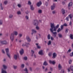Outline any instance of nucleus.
<instances>
[{
  "instance_id": "15",
  "label": "nucleus",
  "mask_w": 73,
  "mask_h": 73,
  "mask_svg": "<svg viewBox=\"0 0 73 73\" xmlns=\"http://www.w3.org/2000/svg\"><path fill=\"white\" fill-rule=\"evenodd\" d=\"M19 57V55H15L14 56V58L15 60H17V58Z\"/></svg>"
},
{
  "instance_id": "52",
  "label": "nucleus",
  "mask_w": 73,
  "mask_h": 73,
  "mask_svg": "<svg viewBox=\"0 0 73 73\" xmlns=\"http://www.w3.org/2000/svg\"><path fill=\"white\" fill-rule=\"evenodd\" d=\"M53 61H52L51 60H49V62L50 64H52V62Z\"/></svg>"
},
{
  "instance_id": "30",
  "label": "nucleus",
  "mask_w": 73,
  "mask_h": 73,
  "mask_svg": "<svg viewBox=\"0 0 73 73\" xmlns=\"http://www.w3.org/2000/svg\"><path fill=\"white\" fill-rule=\"evenodd\" d=\"M38 12L39 13H42V10H38Z\"/></svg>"
},
{
  "instance_id": "56",
  "label": "nucleus",
  "mask_w": 73,
  "mask_h": 73,
  "mask_svg": "<svg viewBox=\"0 0 73 73\" xmlns=\"http://www.w3.org/2000/svg\"><path fill=\"white\" fill-rule=\"evenodd\" d=\"M37 48L38 49H40V48H41V47L40 46H39L38 45V46H37Z\"/></svg>"
},
{
  "instance_id": "35",
  "label": "nucleus",
  "mask_w": 73,
  "mask_h": 73,
  "mask_svg": "<svg viewBox=\"0 0 73 73\" xmlns=\"http://www.w3.org/2000/svg\"><path fill=\"white\" fill-rule=\"evenodd\" d=\"M50 34H48L47 36L48 38V40L50 39Z\"/></svg>"
},
{
  "instance_id": "4",
  "label": "nucleus",
  "mask_w": 73,
  "mask_h": 73,
  "mask_svg": "<svg viewBox=\"0 0 73 73\" xmlns=\"http://www.w3.org/2000/svg\"><path fill=\"white\" fill-rule=\"evenodd\" d=\"M10 38L12 41H13V40H14V34H11Z\"/></svg>"
},
{
  "instance_id": "25",
  "label": "nucleus",
  "mask_w": 73,
  "mask_h": 73,
  "mask_svg": "<svg viewBox=\"0 0 73 73\" xmlns=\"http://www.w3.org/2000/svg\"><path fill=\"white\" fill-rule=\"evenodd\" d=\"M58 36L60 38H62V35H61V34H58Z\"/></svg>"
},
{
  "instance_id": "61",
  "label": "nucleus",
  "mask_w": 73,
  "mask_h": 73,
  "mask_svg": "<svg viewBox=\"0 0 73 73\" xmlns=\"http://www.w3.org/2000/svg\"><path fill=\"white\" fill-rule=\"evenodd\" d=\"M45 4L46 6H48V2H46L45 3Z\"/></svg>"
},
{
  "instance_id": "48",
  "label": "nucleus",
  "mask_w": 73,
  "mask_h": 73,
  "mask_svg": "<svg viewBox=\"0 0 73 73\" xmlns=\"http://www.w3.org/2000/svg\"><path fill=\"white\" fill-rule=\"evenodd\" d=\"M56 56H57V55H53L52 58H56Z\"/></svg>"
},
{
  "instance_id": "6",
  "label": "nucleus",
  "mask_w": 73,
  "mask_h": 73,
  "mask_svg": "<svg viewBox=\"0 0 73 73\" xmlns=\"http://www.w3.org/2000/svg\"><path fill=\"white\" fill-rule=\"evenodd\" d=\"M28 45H30V43H26L25 44H23L22 45V46H25L27 48H28V47H29Z\"/></svg>"
},
{
  "instance_id": "49",
  "label": "nucleus",
  "mask_w": 73,
  "mask_h": 73,
  "mask_svg": "<svg viewBox=\"0 0 73 73\" xmlns=\"http://www.w3.org/2000/svg\"><path fill=\"white\" fill-rule=\"evenodd\" d=\"M19 37H22V36H23V35L21 34H19Z\"/></svg>"
},
{
  "instance_id": "38",
  "label": "nucleus",
  "mask_w": 73,
  "mask_h": 73,
  "mask_svg": "<svg viewBox=\"0 0 73 73\" xmlns=\"http://www.w3.org/2000/svg\"><path fill=\"white\" fill-rule=\"evenodd\" d=\"M60 28H61V29L62 30V29H63V28H64V25H62L61 26Z\"/></svg>"
},
{
  "instance_id": "51",
  "label": "nucleus",
  "mask_w": 73,
  "mask_h": 73,
  "mask_svg": "<svg viewBox=\"0 0 73 73\" xmlns=\"http://www.w3.org/2000/svg\"><path fill=\"white\" fill-rule=\"evenodd\" d=\"M31 53H32V54H34L35 53V52L33 50H31Z\"/></svg>"
},
{
  "instance_id": "22",
  "label": "nucleus",
  "mask_w": 73,
  "mask_h": 73,
  "mask_svg": "<svg viewBox=\"0 0 73 73\" xmlns=\"http://www.w3.org/2000/svg\"><path fill=\"white\" fill-rule=\"evenodd\" d=\"M72 4L73 3H72V2H71L68 5V7H72Z\"/></svg>"
},
{
  "instance_id": "28",
  "label": "nucleus",
  "mask_w": 73,
  "mask_h": 73,
  "mask_svg": "<svg viewBox=\"0 0 73 73\" xmlns=\"http://www.w3.org/2000/svg\"><path fill=\"white\" fill-rule=\"evenodd\" d=\"M4 4L5 5H7L8 4V1H6L4 2Z\"/></svg>"
},
{
  "instance_id": "5",
  "label": "nucleus",
  "mask_w": 73,
  "mask_h": 73,
  "mask_svg": "<svg viewBox=\"0 0 73 73\" xmlns=\"http://www.w3.org/2000/svg\"><path fill=\"white\" fill-rule=\"evenodd\" d=\"M26 39L28 42H30L31 41V39L30 38V37L29 36H27L26 37Z\"/></svg>"
},
{
  "instance_id": "32",
  "label": "nucleus",
  "mask_w": 73,
  "mask_h": 73,
  "mask_svg": "<svg viewBox=\"0 0 73 73\" xmlns=\"http://www.w3.org/2000/svg\"><path fill=\"white\" fill-rule=\"evenodd\" d=\"M3 25V21L0 20V25Z\"/></svg>"
},
{
  "instance_id": "16",
  "label": "nucleus",
  "mask_w": 73,
  "mask_h": 73,
  "mask_svg": "<svg viewBox=\"0 0 73 73\" xmlns=\"http://www.w3.org/2000/svg\"><path fill=\"white\" fill-rule=\"evenodd\" d=\"M43 65H45V66H46L48 65V64L47 63V62L45 61L43 64Z\"/></svg>"
},
{
  "instance_id": "59",
  "label": "nucleus",
  "mask_w": 73,
  "mask_h": 73,
  "mask_svg": "<svg viewBox=\"0 0 73 73\" xmlns=\"http://www.w3.org/2000/svg\"><path fill=\"white\" fill-rule=\"evenodd\" d=\"M71 51H72V50H71V49H69L68 50L67 52H71Z\"/></svg>"
},
{
  "instance_id": "43",
  "label": "nucleus",
  "mask_w": 73,
  "mask_h": 73,
  "mask_svg": "<svg viewBox=\"0 0 73 73\" xmlns=\"http://www.w3.org/2000/svg\"><path fill=\"white\" fill-rule=\"evenodd\" d=\"M71 15H72V14H71L69 15H68V16H69V17H70V19H72V16H71Z\"/></svg>"
},
{
  "instance_id": "60",
  "label": "nucleus",
  "mask_w": 73,
  "mask_h": 73,
  "mask_svg": "<svg viewBox=\"0 0 73 73\" xmlns=\"http://www.w3.org/2000/svg\"><path fill=\"white\" fill-rule=\"evenodd\" d=\"M52 13L53 14H55V13H56V11H52Z\"/></svg>"
},
{
  "instance_id": "34",
  "label": "nucleus",
  "mask_w": 73,
  "mask_h": 73,
  "mask_svg": "<svg viewBox=\"0 0 73 73\" xmlns=\"http://www.w3.org/2000/svg\"><path fill=\"white\" fill-rule=\"evenodd\" d=\"M3 68H4V69H7V66H5V65H3Z\"/></svg>"
},
{
  "instance_id": "50",
  "label": "nucleus",
  "mask_w": 73,
  "mask_h": 73,
  "mask_svg": "<svg viewBox=\"0 0 73 73\" xmlns=\"http://www.w3.org/2000/svg\"><path fill=\"white\" fill-rule=\"evenodd\" d=\"M24 59L25 60H27V57L26 56L24 57Z\"/></svg>"
},
{
  "instance_id": "41",
  "label": "nucleus",
  "mask_w": 73,
  "mask_h": 73,
  "mask_svg": "<svg viewBox=\"0 0 73 73\" xmlns=\"http://www.w3.org/2000/svg\"><path fill=\"white\" fill-rule=\"evenodd\" d=\"M48 70V69L46 67L44 70L45 72H47Z\"/></svg>"
},
{
  "instance_id": "24",
  "label": "nucleus",
  "mask_w": 73,
  "mask_h": 73,
  "mask_svg": "<svg viewBox=\"0 0 73 73\" xmlns=\"http://www.w3.org/2000/svg\"><path fill=\"white\" fill-rule=\"evenodd\" d=\"M24 66H25V65L24 64H21V67L22 68H24Z\"/></svg>"
},
{
  "instance_id": "55",
  "label": "nucleus",
  "mask_w": 73,
  "mask_h": 73,
  "mask_svg": "<svg viewBox=\"0 0 73 73\" xmlns=\"http://www.w3.org/2000/svg\"><path fill=\"white\" fill-rule=\"evenodd\" d=\"M7 56L9 58H11V55H7Z\"/></svg>"
},
{
  "instance_id": "39",
  "label": "nucleus",
  "mask_w": 73,
  "mask_h": 73,
  "mask_svg": "<svg viewBox=\"0 0 73 73\" xmlns=\"http://www.w3.org/2000/svg\"><path fill=\"white\" fill-rule=\"evenodd\" d=\"M64 70L62 69V70L60 72V73H64Z\"/></svg>"
},
{
  "instance_id": "14",
  "label": "nucleus",
  "mask_w": 73,
  "mask_h": 73,
  "mask_svg": "<svg viewBox=\"0 0 73 73\" xmlns=\"http://www.w3.org/2000/svg\"><path fill=\"white\" fill-rule=\"evenodd\" d=\"M20 53L21 55L23 54L24 53V50H23V49L22 48L21 50L20 51Z\"/></svg>"
},
{
  "instance_id": "54",
  "label": "nucleus",
  "mask_w": 73,
  "mask_h": 73,
  "mask_svg": "<svg viewBox=\"0 0 73 73\" xmlns=\"http://www.w3.org/2000/svg\"><path fill=\"white\" fill-rule=\"evenodd\" d=\"M36 29L37 30H38L40 28L38 27L37 26L36 27Z\"/></svg>"
},
{
  "instance_id": "36",
  "label": "nucleus",
  "mask_w": 73,
  "mask_h": 73,
  "mask_svg": "<svg viewBox=\"0 0 73 73\" xmlns=\"http://www.w3.org/2000/svg\"><path fill=\"white\" fill-rule=\"evenodd\" d=\"M28 4H29V5H31V4H32V3H31V1H28Z\"/></svg>"
},
{
  "instance_id": "44",
  "label": "nucleus",
  "mask_w": 73,
  "mask_h": 73,
  "mask_svg": "<svg viewBox=\"0 0 73 73\" xmlns=\"http://www.w3.org/2000/svg\"><path fill=\"white\" fill-rule=\"evenodd\" d=\"M52 64L53 65H54V64H56V62L54 61H52Z\"/></svg>"
},
{
  "instance_id": "57",
  "label": "nucleus",
  "mask_w": 73,
  "mask_h": 73,
  "mask_svg": "<svg viewBox=\"0 0 73 73\" xmlns=\"http://www.w3.org/2000/svg\"><path fill=\"white\" fill-rule=\"evenodd\" d=\"M2 52L3 53H5V51H4V50H2Z\"/></svg>"
},
{
  "instance_id": "45",
  "label": "nucleus",
  "mask_w": 73,
  "mask_h": 73,
  "mask_svg": "<svg viewBox=\"0 0 73 73\" xmlns=\"http://www.w3.org/2000/svg\"><path fill=\"white\" fill-rule=\"evenodd\" d=\"M63 25V26H64L65 27H67L68 26V25H67L66 23H65Z\"/></svg>"
},
{
  "instance_id": "23",
  "label": "nucleus",
  "mask_w": 73,
  "mask_h": 73,
  "mask_svg": "<svg viewBox=\"0 0 73 73\" xmlns=\"http://www.w3.org/2000/svg\"><path fill=\"white\" fill-rule=\"evenodd\" d=\"M31 9V10L33 11L34 10V7H33V5H30Z\"/></svg>"
},
{
  "instance_id": "8",
  "label": "nucleus",
  "mask_w": 73,
  "mask_h": 73,
  "mask_svg": "<svg viewBox=\"0 0 73 73\" xmlns=\"http://www.w3.org/2000/svg\"><path fill=\"white\" fill-rule=\"evenodd\" d=\"M41 4H42V2H41V1H40L39 2H37L36 4V5L37 7H40V6H41Z\"/></svg>"
},
{
  "instance_id": "12",
  "label": "nucleus",
  "mask_w": 73,
  "mask_h": 73,
  "mask_svg": "<svg viewBox=\"0 0 73 73\" xmlns=\"http://www.w3.org/2000/svg\"><path fill=\"white\" fill-rule=\"evenodd\" d=\"M65 10L63 9H61V12L63 15H64L65 13Z\"/></svg>"
},
{
  "instance_id": "19",
  "label": "nucleus",
  "mask_w": 73,
  "mask_h": 73,
  "mask_svg": "<svg viewBox=\"0 0 73 73\" xmlns=\"http://www.w3.org/2000/svg\"><path fill=\"white\" fill-rule=\"evenodd\" d=\"M73 35L72 34H70V39H71V40H73Z\"/></svg>"
},
{
  "instance_id": "31",
  "label": "nucleus",
  "mask_w": 73,
  "mask_h": 73,
  "mask_svg": "<svg viewBox=\"0 0 73 73\" xmlns=\"http://www.w3.org/2000/svg\"><path fill=\"white\" fill-rule=\"evenodd\" d=\"M51 44V41L49 40L48 41V45H50Z\"/></svg>"
},
{
  "instance_id": "17",
  "label": "nucleus",
  "mask_w": 73,
  "mask_h": 73,
  "mask_svg": "<svg viewBox=\"0 0 73 73\" xmlns=\"http://www.w3.org/2000/svg\"><path fill=\"white\" fill-rule=\"evenodd\" d=\"M58 68L59 70H61V68H62V66L60 64H59L58 65Z\"/></svg>"
},
{
  "instance_id": "53",
  "label": "nucleus",
  "mask_w": 73,
  "mask_h": 73,
  "mask_svg": "<svg viewBox=\"0 0 73 73\" xmlns=\"http://www.w3.org/2000/svg\"><path fill=\"white\" fill-rule=\"evenodd\" d=\"M31 56L32 57H34L35 58H36V57H37V56L36 55H32Z\"/></svg>"
},
{
  "instance_id": "64",
  "label": "nucleus",
  "mask_w": 73,
  "mask_h": 73,
  "mask_svg": "<svg viewBox=\"0 0 73 73\" xmlns=\"http://www.w3.org/2000/svg\"><path fill=\"white\" fill-rule=\"evenodd\" d=\"M18 7H19V8L21 7V5L20 4H18Z\"/></svg>"
},
{
  "instance_id": "27",
  "label": "nucleus",
  "mask_w": 73,
  "mask_h": 73,
  "mask_svg": "<svg viewBox=\"0 0 73 73\" xmlns=\"http://www.w3.org/2000/svg\"><path fill=\"white\" fill-rule=\"evenodd\" d=\"M61 29L60 28H59L57 30V32L58 33H59L60 31H61Z\"/></svg>"
},
{
  "instance_id": "37",
  "label": "nucleus",
  "mask_w": 73,
  "mask_h": 73,
  "mask_svg": "<svg viewBox=\"0 0 73 73\" xmlns=\"http://www.w3.org/2000/svg\"><path fill=\"white\" fill-rule=\"evenodd\" d=\"M69 64H70L72 62V60L70 59L69 61Z\"/></svg>"
},
{
  "instance_id": "10",
  "label": "nucleus",
  "mask_w": 73,
  "mask_h": 73,
  "mask_svg": "<svg viewBox=\"0 0 73 73\" xmlns=\"http://www.w3.org/2000/svg\"><path fill=\"white\" fill-rule=\"evenodd\" d=\"M32 35H33V33H37V31H36L35 29L32 30Z\"/></svg>"
},
{
  "instance_id": "1",
  "label": "nucleus",
  "mask_w": 73,
  "mask_h": 73,
  "mask_svg": "<svg viewBox=\"0 0 73 73\" xmlns=\"http://www.w3.org/2000/svg\"><path fill=\"white\" fill-rule=\"evenodd\" d=\"M50 29L54 30V31H56L57 28L59 27V25H57V26H56L55 27V26L54 24L51 23L50 24Z\"/></svg>"
},
{
  "instance_id": "13",
  "label": "nucleus",
  "mask_w": 73,
  "mask_h": 73,
  "mask_svg": "<svg viewBox=\"0 0 73 73\" xmlns=\"http://www.w3.org/2000/svg\"><path fill=\"white\" fill-rule=\"evenodd\" d=\"M5 51L7 53V55H10V54L9 53V49L8 48L6 49Z\"/></svg>"
},
{
  "instance_id": "47",
  "label": "nucleus",
  "mask_w": 73,
  "mask_h": 73,
  "mask_svg": "<svg viewBox=\"0 0 73 73\" xmlns=\"http://www.w3.org/2000/svg\"><path fill=\"white\" fill-rule=\"evenodd\" d=\"M13 17V15H10L9 16V18H12Z\"/></svg>"
},
{
  "instance_id": "33",
  "label": "nucleus",
  "mask_w": 73,
  "mask_h": 73,
  "mask_svg": "<svg viewBox=\"0 0 73 73\" xmlns=\"http://www.w3.org/2000/svg\"><path fill=\"white\" fill-rule=\"evenodd\" d=\"M17 14L18 15H21V13L20 11H19L17 12Z\"/></svg>"
},
{
  "instance_id": "18",
  "label": "nucleus",
  "mask_w": 73,
  "mask_h": 73,
  "mask_svg": "<svg viewBox=\"0 0 73 73\" xmlns=\"http://www.w3.org/2000/svg\"><path fill=\"white\" fill-rule=\"evenodd\" d=\"M1 73H7L6 71L4 70V68L2 69V72Z\"/></svg>"
},
{
  "instance_id": "26",
  "label": "nucleus",
  "mask_w": 73,
  "mask_h": 73,
  "mask_svg": "<svg viewBox=\"0 0 73 73\" xmlns=\"http://www.w3.org/2000/svg\"><path fill=\"white\" fill-rule=\"evenodd\" d=\"M13 68H14V69H16L17 68V66H13Z\"/></svg>"
},
{
  "instance_id": "63",
  "label": "nucleus",
  "mask_w": 73,
  "mask_h": 73,
  "mask_svg": "<svg viewBox=\"0 0 73 73\" xmlns=\"http://www.w3.org/2000/svg\"><path fill=\"white\" fill-rule=\"evenodd\" d=\"M68 29H66L65 31L66 33H68Z\"/></svg>"
},
{
  "instance_id": "3",
  "label": "nucleus",
  "mask_w": 73,
  "mask_h": 73,
  "mask_svg": "<svg viewBox=\"0 0 73 73\" xmlns=\"http://www.w3.org/2000/svg\"><path fill=\"white\" fill-rule=\"evenodd\" d=\"M33 25L37 26L38 25V22L37 20H34L33 21Z\"/></svg>"
},
{
  "instance_id": "2",
  "label": "nucleus",
  "mask_w": 73,
  "mask_h": 73,
  "mask_svg": "<svg viewBox=\"0 0 73 73\" xmlns=\"http://www.w3.org/2000/svg\"><path fill=\"white\" fill-rule=\"evenodd\" d=\"M50 31L52 33L53 36H54V37H56L57 36V32H53V31H54V30L51 29H50Z\"/></svg>"
},
{
  "instance_id": "7",
  "label": "nucleus",
  "mask_w": 73,
  "mask_h": 73,
  "mask_svg": "<svg viewBox=\"0 0 73 73\" xmlns=\"http://www.w3.org/2000/svg\"><path fill=\"white\" fill-rule=\"evenodd\" d=\"M70 69L71 70V71H73V65H71L70 66V68H68V72H70Z\"/></svg>"
},
{
  "instance_id": "20",
  "label": "nucleus",
  "mask_w": 73,
  "mask_h": 73,
  "mask_svg": "<svg viewBox=\"0 0 73 73\" xmlns=\"http://www.w3.org/2000/svg\"><path fill=\"white\" fill-rule=\"evenodd\" d=\"M14 35H15V36H17L18 35V32L17 31H15L14 32Z\"/></svg>"
},
{
  "instance_id": "46",
  "label": "nucleus",
  "mask_w": 73,
  "mask_h": 73,
  "mask_svg": "<svg viewBox=\"0 0 73 73\" xmlns=\"http://www.w3.org/2000/svg\"><path fill=\"white\" fill-rule=\"evenodd\" d=\"M66 20L67 21H69V17H66Z\"/></svg>"
},
{
  "instance_id": "58",
  "label": "nucleus",
  "mask_w": 73,
  "mask_h": 73,
  "mask_svg": "<svg viewBox=\"0 0 73 73\" xmlns=\"http://www.w3.org/2000/svg\"><path fill=\"white\" fill-rule=\"evenodd\" d=\"M50 69L51 71H53V68H52L50 67Z\"/></svg>"
},
{
  "instance_id": "42",
  "label": "nucleus",
  "mask_w": 73,
  "mask_h": 73,
  "mask_svg": "<svg viewBox=\"0 0 73 73\" xmlns=\"http://www.w3.org/2000/svg\"><path fill=\"white\" fill-rule=\"evenodd\" d=\"M25 18L27 20H28L29 19V17H28L27 15L26 16Z\"/></svg>"
},
{
  "instance_id": "21",
  "label": "nucleus",
  "mask_w": 73,
  "mask_h": 73,
  "mask_svg": "<svg viewBox=\"0 0 73 73\" xmlns=\"http://www.w3.org/2000/svg\"><path fill=\"white\" fill-rule=\"evenodd\" d=\"M39 54L41 55L43 54V53L42 52V50H40L39 52Z\"/></svg>"
},
{
  "instance_id": "62",
  "label": "nucleus",
  "mask_w": 73,
  "mask_h": 73,
  "mask_svg": "<svg viewBox=\"0 0 73 73\" xmlns=\"http://www.w3.org/2000/svg\"><path fill=\"white\" fill-rule=\"evenodd\" d=\"M52 52H50L48 53V55H52Z\"/></svg>"
},
{
  "instance_id": "11",
  "label": "nucleus",
  "mask_w": 73,
  "mask_h": 73,
  "mask_svg": "<svg viewBox=\"0 0 73 73\" xmlns=\"http://www.w3.org/2000/svg\"><path fill=\"white\" fill-rule=\"evenodd\" d=\"M51 10H53L55 8V4L53 3V5L51 6Z\"/></svg>"
},
{
  "instance_id": "29",
  "label": "nucleus",
  "mask_w": 73,
  "mask_h": 73,
  "mask_svg": "<svg viewBox=\"0 0 73 73\" xmlns=\"http://www.w3.org/2000/svg\"><path fill=\"white\" fill-rule=\"evenodd\" d=\"M0 7H1V10H3V6H2V3H1L0 4Z\"/></svg>"
},
{
  "instance_id": "9",
  "label": "nucleus",
  "mask_w": 73,
  "mask_h": 73,
  "mask_svg": "<svg viewBox=\"0 0 73 73\" xmlns=\"http://www.w3.org/2000/svg\"><path fill=\"white\" fill-rule=\"evenodd\" d=\"M1 43L3 45H6L7 44V42L6 40L2 41L1 42Z\"/></svg>"
},
{
  "instance_id": "40",
  "label": "nucleus",
  "mask_w": 73,
  "mask_h": 73,
  "mask_svg": "<svg viewBox=\"0 0 73 73\" xmlns=\"http://www.w3.org/2000/svg\"><path fill=\"white\" fill-rule=\"evenodd\" d=\"M24 71L26 72V73H27V72H28V69H27V68H25L24 69Z\"/></svg>"
}]
</instances>
